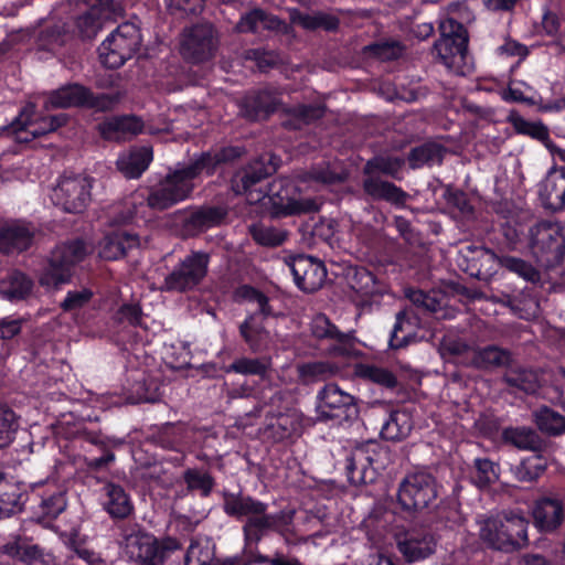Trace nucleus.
I'll use <instances>...</instances> for the list:
<instances>
[{"label":"nucleus","mask_w":565,"mask_h":565,"mask_svg":"<svg viewBox=\"0 0 565 565\" xmlns=\"http://www.w3.org/2000/svg\"><path fill=\"white\" fill-rule=\"evenodd\" d=\"M92 448L86 449L84 462L88 470L100 471L115 461L114 448L121 445V440L109 439L100 434L88 433L85 438Z\"/></svg>","instance_id":"30"},{"label":"nucleus","mask_w":565,"mask_h":565,"mask_svg":"<svg viewBox=\"0 0 565 565\" xmlns=\"http://www.w3.org/2000/svg\"><path fill=\"white\" fill-rule=\"evenodd\" d=\"M290 20L292 23L299 24L301 28L309 31L322 29L327 32H337L340 26V19L337 15L323 11L309 14L295 9L290 13Z\"/></svg>","instance_id":"43"},{"label":"nucleus","mask_w":565,"mask_h":565,"mask_svg":"<svg viewBox=\"0 0 565 565\" xmlns=\"http://www.w3.org/2000/svg\"><path fill=\"white\" fill-rule=\"evenodd\" d=\"M212 554L207 547H203L198 539H191L184 555V565H210Z\"/></svg>","instance_id":"64"},{"label":"nucleus","mask_w":565,"mask_h":565,"mask_svg":"<svg viewBox=\"0 0 565 565\" xmlns=\"http://www.w3.org/2000/svg\"><path fill=\"white\" fill-rule=\"evenodd\" d=\"M508 120L519 135L529 136L539 141H545L550 137L548 128L542 121L526 120L516 113H512Z\"/></svg>","instance_id":"58"},{"label":"nucleus","mask_w":565,"mask_h":565,"mask_svg":"<svg viewBox=\"0 0 565 565\" xmlns=\"http://www.w3.org/2000/svg\"><path fill=\"white\" fill-rule=\"evenodd\" d=\"M195 186L177 168L169 171L159 183L148 188L145 196L151 210L162 212L190 199Z\"/></svg>","instance_id":"12"},{"label":"nucleus","mask_w":565,"mask_h":565,"mask_svg":"<svg viewBox=\"0 0 565 565\" xmlns=\"http://www.w3.org/2000/svg\"><path fill=\"white\" fill-rule=\"evenodd\" d=\"M36 227L24 218L6 222L0 226V254L20 255L28 252L35 243Z\"/></svg>","instance_id":"22"},{"label":"nucleus","mask_w":565,"mask_h":565,"mask_svg":"<svg viewBox=\"0 0 565 565\" xmlns=\"http://www.w3.org/2000/svg\"><path fill=\"white\" fill-rule=\"evenodd\" d=\"M209 263V254L192 252L164 278V289L177 292L193 290L205 278Z\"/></svg>","instance_id":"15"},{"label":"nucleus","mask_w":565,"mask_h":565,"mask_svg":"<svg viewBox=\"0 0 565 565\" xmlns=\"http://www.w3.org/2000/svg\"><path fill=\"white\" fill-rule=\"evenodd\" d=\"M100 504L113 520H126L135 514V504L130 493L122 486L113 481L103 486Z\"/></svg>","instance_id":"29"},{"label":"nucleus","mask_w":565,"mask_h":565,"mask_svg":"<svg viewBox=\"0 0 565 565\" xmlns=\"http://www.w3.org/2000/svg\"><path fill=\"white\" fill-rule=\"evenodd\" d=\"M436 546L434 534L425 527L411 529L397 541V550L407 563L428 558L435 553Z\"/></svg>","instance_id":"25"},{"label":"nucleus","mask_w":565,"mask_h":565,"mask_svg":"<svg viewBox=\"0 0 565 565\" xmlns=\"http://www.w3.org/2000/svg\"><path fill=\"white\" fill-rule=\"evenodd\" d=\"M414 427L412 413L406 408L392 409L382 425L381 437L385 440H403Z\"/></svg>","instance_id":"38"},{"label":"nucleus","mask_w":565,"mask_h":565,"mask_svg":"<svg viewBox=\"0 0 565 565\" xmlns=\"http://www.w3.org/2000/svg\"><path fill=\"white\" fill-rule=\"evenodd\" d=\"M228 209L221 204L189 205L172 213L171 220L185 237H195L225 223Z\"/></svg>","instance_id":"8"},{"label":"nucleus","mask_w":565,"mask_h":565,"mask_svg":"<svg viewBox=\"0 0 565 565\" xmlns=\"http://www.w3.org/2000/svg\"><path fill=\"white\" fill-rule=\"evenodd\" d=\"M223 512L236 520L246 516L243 525L244 554L249 551H258V544L270 532L285 535L289 530L295 516L294 511L280 510L268 513V504L242 491H222Z\"/></svg>","instance_id":"1"},{"label":"nucleus","mask_w":565,"mask_h":565,"mask_svg":"<svg viewBox=\"0 0 565 565\" xmlns=\"http://www.w3.org/2000/svg\"><path fill=\"white\" fill-rule=\"evenodd\" d=\"M301 194L302 190L296 180L282 177L268 183L263 198L268 200L265 204L275 218L317 211L315 201L302 199Z\"/></svg>","instance_id":"4"},{"label":"nucleus","mask_w":565,"mask_h":565,"mask_svg":"<svg viewBox=\"0 0 565 565\" xmlns=\"http://www.w3.org/2000/svg\"><path fill=\"white\" fill-rule=\"evenodd\" d=\"M470 478L479 489H487L499 479V466L488 458H476Z\"/></svg>","instance_id":"56"},{"label":"nucleus","mask_w":565,"mask_h":565,"mask_svg":"<svg viewBox=\"0 0 565 565\" xmlns=\"http://www.w3.org/2000/svg\"><path fill=\"white\" fill-rule=\"evenodd\" d=\"M0 553L24 565H55L52 552L33 543L26 536H14L0 545Z\"/></svg>","instance_id":"24"},{"label":"nucleus","mask_w":565,"mask_h":565,"mask_svg":"<svg viewBox=\"0 0 565 565\" xmlns=\"http://www.w3.org/2000/svg\"><path fill=\"white\" fill-rule=\"evenodd\" d=\"M499 443L502 446L532 452H540L545 448V444L539 434L525 426L504 427L500 433Z\"/></svg>","instance_id":"33"},{"label":"nucleus","mask_w":565,"mask_h":565,"mask_svg":"<svg viewBox=\"0 0 565 565\" xmlns=\"http://www.w3.org/2000/svg\"><path fill=\"white\" fill-rule=\"evenodd\" d=\"M92 184L82 174L62 175L54 189V203L67 213H82L90 201Z\"/></svg>","instance_id":"18"},{"label":"nucleus","mask_w":565,"mask_h":565,"mask_svg":"<svg viewBox=\"0 0 565 565\" xmlns=\"http://www.w3.org/2000/svg\"><path fill=\"white\" fill-rule=\"evenodd\" d=\"M31 484L17 480L0 470V519L28 509Z\"/></svg>","instance_id":"26"},{"label":"nucleus","mask_w":565,"mask_h":565,"mask_svg":"<svg viewBox=\"0 0 565 565\" xmlns=\"http://www.w3.org/2000/svg\"><path fill=\"white\" fill-rule=\"evenodd\" d=\"M259 23H264L267 30H277L282 24V21L276 15L268 14L260 8H255L241 17L236 24V30L241 33H255Z\"/></svg>","instance_id":"48"},{"label":"nucleus","mask_w":565,"mask_h":565,"mask_svg":"<svg viewBox=\"0 0 565 565\" xmlns=\"http://www.w3.org/2000/svg\"><path fill=\"white\" fill-rule=\"evenodd\" d=\"M281 99L276 89L270 87L247 92L238 102V114L247 121L267 120L278 110Z\"/></svg>","instance_id":"21"},{"label":"nucleus","mask_w":565,"mask_h":565,"mask_svg":"<svg viewBox=\"0 0 565 565\" xmlns=\"http://www.w3.org/2000/svg\"><path fill=\"white\" fill-rule=\"evenodd\" d=\"M311 333L317 340H327L330 345L327 353L334 358H358L362 352L358 349L354 331L342 332L324 315H317L311 322Z\"/></svg>","instance_id":"16"},{"label":"nucleus","mask_w":565,"mask_h":565,"mask_svg":"<svg viewBox=\"0 0 565 565\" xmlns=\"http://www.w3.org/2000/svg\"><path fill=\"white\" fill-rule=\"evenodd\" d=\"M35 115V107L32 104L26 105L22 108L19 116L11 122L10 128L15 136V140L19 143H29L36 139L33 137L34 126L33 117Z\"/></svg>","instance_id":"55"},{"label":"nucleus","mask_w":565,"mask_h":565,"mask_svg":"<svg viewBox=\"0 0 565 565\" xmlns=\"http://www.w3.org/2000/svg\"><path fill=\"white\" fill-rule=\"evenodd\" d=\"M119 545L125 554L139 565H162L159 540L138 523L119 527Z\"/></svg>","instance_id":"9"},{"label":"nucleus","mask_w":565,"mask_h":565,"mask_svg":"<svg viewBox=\"0 0 565 565\" xmlns=\"http://www.w3.org/2000/svg\"><path fill=\"white\" fill-rule=\"evenodd\" d=\"M288 266L296 286L307 294L319 290L327 278L324 264L309 255L291 256Z\"/></svg>","instance_id":"23"},{"label":"nucleus","mask_w":565,"mask_h":565,"mask_svg":"<svg viewBox=\"0 0 565 565\" xmlns=\"http://www.w3.org/2000/svg\"><path fill=\"white\" fill-rule=\"evenodd\" d=\"M379 445L367 443L349 451L344 459V471L348 481L352 486L371 483L376 478V462Z\"/></svg>","instance_id":"20"},{"label":"nucleus","mask_w":565,"mask_h":565,"mask_svg":"<svg viewBox=\"0 0 565 565\" xmlns=\"http://www.w3.org/2000/svg\"><path fill=\"white\" fill-rule=\"evenodd\" d=\"M87 96L85 97L86 109H94L96 111H110L121 99V94L116 93H99L95 94L89 87L86 88Z\"/></svg>","instance_id":"62"},{"label":"nucleus","mask_w":565,"mask_h":565,"mask_svg":"<svg viewBox=\"0 0 565 565\" xmlns=\"http://www.w3.org/2000/svg\"><path fill=\"white\" fill-rule=\"evenodd\" d=\"M405 324H408L411 327V323L406 317V313L403 311H399L396 315V320L393 327V330L390 335L388 345L393 350H398L406 348L409 343L415 341V334L412 330L405 331L404 327Z\"/></svg>","instance_id":"61"},{"label":"nucleus","mask_w":565,"mask_h":565,"mask_svg":"<svg viewBox=\"0 0 565 565\" xmlns=\"http://www.w3.org/2000/svg\"><path fill=\"white\" fill-rule=\"evenodd\" d=\"M249 234L257 244L267 247L280 246L287 239L286 231L263 224H253Z\"/></svg>","instance_id":"59"},{"label":"nucleus","mask_w":565,"mask_h":565,"mask_svg":"<svg viewBox=\"0 0 565 565\" xmlns=\"http://www.w3.org/2000/svg\"><path fill=\"white\" fill-rule=\"evenodd\" d=\"M269 369V362L259 358H239L225 367L226 373L242 375L265 376Z\"/></svg>","instance_id":"60"},{"label":"nucleus","mask_w":565,"mask_h":565,"mask_svg":"<svg viewBox=\"0 0 565 565\" xmlns=\"http://www.w3.org/2000/svg\"><path fill=\"white\" fill-rule=\"evenodd\" d=\"M534 423L542 433L551 436L565 431V416L547 406H542L534 413Z\"/></svg>","instance_id":"53"},{"label":"nucleus","mask_w":565,"mask_h":565,"mask_svg":"<svg viewBox=\"0 0 565 565\" xmlns=\"http://www.w3.org/2000/svg\"><path fill=\"white\" fill-rule=\"evenodd\" d=\"M238 333L252 353H263L268 349L270 332L258 316H246L238 326Z\"/></svg>","instance_id":"35"},{"label":"nucleus","mask_w":565,"mask_h":565,"mask_svg":"<svg viewBox=\"0 0 565 565\" xmlns=\"http://www.w3.org/2000/svg\"><path fill=\"white\" fill-rule=\"evenodd\" d=\"M529 248L539 267L551 270L565 258V237L550 222H540L529 230Z\"/></svg>","instance_id":"7"},{"label":"nucleus","mask_w":565,"mask_h":565,"mask_svg":"<svg viewBox=\"0 0 565 565\" xmlns=\"http://www.w3.org/2000/svg\"><path fill=\"white\" fill-rule=\"evenodd\" d=\"M70 39L71 32L66 28V23H54L40 30L36 38V47L39 51L56 54Z\"/></svg>","instance_id":"45"},{"label":"nucleus","mask_w":565,"mask_h":565,"mask_svg":"<svg viewBox=\"0 0 565 565\" xmlns=\"http://www.w3.org/2000/svg\"><path fill=\"white\" fill-rule=\"evenodd\" d=\"M511 362V351L495 344L477 348L472 351L471 364L479 370L505 367L509 366Z\"/></svg>","instance_id":"40"},{"label":"nucleus","mask_w":565,"mask_h":565,"mask_svg":"<svg viewBox=\"0 0 565 565\" xmlns=\"http://www.w3.org/2000/svg\"><path fill=\"white\" fill-rule=\"evenodd\" d=\"M529 522L520 515L489 518L480 529V537L491 547L513 552L527 545Z\"/></svg>","instance_id":"5"},{"label":"nucleus","mask_w":565,"mask_h":565,"mask_svg":"<svg viewBox=\"0 0 565 565\" xmlns=\"http://www.w3.org/2000/svg\"><path fill=\"white\" fill-rule=\"evenodd\" d=\"M18 429L19 416L10 406L0 403V450L14 441Z\"/></svg>","instance_id":"57"},{"label":"nucleus","mask_w":565,"mask_h":565,"mask_svg":"<svg viewBox=\"0 0 565 565\" xmlns=\"http://www.w3.org/2000/svg\"><path fill=\"white\" fill-rule=\"evenodd\" d=\"M139 28L131 22L119 24L98 46L99 62L109 70L121 67L141 46Z\"/></svg>","instance_id":"6"},{"label":"nucleus","mask_w":565,"mask_h":565,"mask_svg":"<svg viewBox=\"0 0 565 565\" xmlns=\"http://www.w3.org/2000/svg\"><path fill=\"white\" fill-rule=\"evenodd\" d=\"M355 377L375 384L382 388L393 391L398 385L397 376L387 367L372 363L359 362L353 366Z\"/></svg>","instance_id":"39"},{"label":"nucleus","mask_w":565,"mask_h":565,"mask_svg":"<svg viewBox=\"0 0 565 565\" xmlns=\"http://www.w3.org/2000/svg\"><path fill=\"white\" fill-rule=\"evenodd\" d=\"M66 507L65 489L50 482L31 484L28 510L36 523L51 524L65 511Z\"/></svg>","instance_id":"11"},{"label":"nucleus","mask_w":565,"mask_h":565,"mask_svg":"<svg viewBox=\"0 0 565 565\" xmlns=\"http://www.w3.org/2000/svg\"><path fill=\"white\" fill-rule=\"evenodd\" d=\"M183 481L189 492L198 491L202 498L210 497L216 483L210 472L202 471L198 468H188L184 470Z\"/></svg>","instance_id":"54"},{"label":"nucleus","mask_w":565,"mask_h":565,"mask_svg":"<svg viewBox=\"0 0 565 565\" xmlns=\"http://www.w3.org/2000/svg\"><path fill=\"white\" fill-rule=\"evenodd\" d=\"M443 198L454 217L467 221L475 218V206L463 190L449 184L445 188Z\"/></svg>","instance_id":"46"},{"label":"nucleus","mask_w":565,"mask_h":565,"mask_svg":"<svg viewBox=\"0 0 565 565\" xmlns=\"http://www.w3.org/2000/svg\"><path fill=\"white\" fill-rule=\"evenodd\" d=\"M363 191L373 200H383L394 204H403L407 198L405 191L393 182L383 181L377 177H366L362 183Z\"/></svg>","instance_id":"41"},{"label":"nucleus","mask_w":565,"mask_h":565,"mask_svg":"<svg viewBox=\"0 0 565 565\" xmlns=\"http://www.w3.org/2000/svg\"><path fill=\"white\" fill-rule=\"evenodd\" d=\"M87 86L79 83H68L49 92L46 107L53 109L84 108Z\"/></svg>","instance_id":"34"},{"label":"nucleus","mask_w":565,"mask_h":565,"mask_svg":"<svg viewBox=\"0 0 565 565\" xmlns=\"http://www.w3.org/2000/svg\"><path fill=\"white\" fill-rule=\"evenodd\" d=\"M151 210L145 196V191L132 192L121 204L113 217L116 225H128L137 220L146 221L148 211Z\"/></svg>","instance_id":"37"},{"label":"nucleus","mask_w":565,"mask_h":565,"mask_svg":"<svg viewBox=\"0 0 565 565\" xmlns=\"http://www.w3.org/2000/svg\"><path fill=\"white\" fill-rule=\"evenodd\" d=\"M34 287L30 276L21 270H13L8 279L2 281V292L10 301L26 299Z\"/></svg>","instance_id":"50"},{"label":"nucleus","mask_w":565,"mask_h":565,"mask_svg":"<svg viewBox=\"0 0 565 565\" xmlns=\"http://www.w3.org/2000/svg\"><path fill=\"white\" fill-rule=\"evenodd\" d=\"M502 380L510 388L526 394H534L539 388L537 375L527 369H510Z\"/></svg>","instance_id":"52"},{"label":"nucleus","mask_w":565,"mask_h":565,"mask_svg":"<svg viewBox=\"0 0 565 565\" xmlns=\"http://www.w3.org/2000/svg\"><path fill=\"white\" fill-rule=\"evenodd\" d=\"M439 39L435 42L433 52L438 61L452 74L467 76L472 73L473 58L469 53V32L456 19L448 17L440 21Z\"/></svg>","instance_id":"2"},{"label":"nucleus","mask_w":565,"mask_h":565,"mask_svg":"<svg viewBox=\"0 0 565 565\" xmlns=\"http://www.w3.org/2000/svg\"><path fill=\"white\" fill-rule=\"evenodd\" d=\"M533 524L540 533L551 534L561 529L565 520L563 501L554 495H544L532 507Z\"/></svg>","instance_id":"27"},{"label":"nucleus","mask_w":565,"mask_h":565,"mask_svg":"<svg viewBox=\"0 0 565 565\" xmlns=\"http://www.w3.org/2000/svg\"><path fill=\"white\" fill-rule=\"evenodd\" d=\"M473 256L468 260L466 273L479 280H486L492 274L494 260L499 266L509 273L516 275L524 281L534 286L541 285V271L530 262L511 255L498 256L494 252L487 248H479L472 252Z\"/></svg>","instance_id":"3"},{"label":"nucleus","mask_w":565,"mask_h":565,"mask_svg":"<svg viewBox=\"0 0 565 565\" xmlns=\"http://www.w3.org/2000/svg\"><path fill=\"white\" fill-rule=\"evenodd\" d=\"M437 498V481L428 472L407 475L397 490V504L407 513L420 512Z\"/></svg>","instance_id":"10"},{"label":"nucleus","mask_w":565,"mask_h":565,"mask_svg":"<svg viewBox=\"0 0 565 565\" xmlns=\"http://www.w3.org/2000/svg\"><path fill=\"white\" fill-rule=\"evenodd\" d=\"M236 295L249 302H255L257 305V309L248 316H258L259 320L264 323L268 318H276L278 316L274 307L270 305L268 296H266L259 289L250 285H243L237 288Z\"/></svg>","instance_id":"51"},{"label":"nucleus","mask_w":565,"mask_h":565,"mask_svg":"<svg viewBox=\"0 0 565 565\" xmlns=\"http://www.w3.org/2000/svg\"><path fill=\"white\" fill-rule=\"evenodd\" d=\"M139 244L140 237L137 233L118 230L105 237L99 254L106 260H117Z\"/></svg>","instance_id":"36"},{"label":"nucleus","mask_w":565,"mask_h":565,"mask_svg":"<svg viewBox=\"0 0 565 565\" xmlns=\"http://www.w3.org/2000/svg\"><path fill=\"white\" fill-rule=\"evenodd\" d=\"M364 52L383 61H392L401 56L402 45L397 41L373 42L364 47Z\"/></svg>","instance_id":"63"},{"label":"nucleus","mask_w":565,"mask_h":565,"mask_svg":"<svg viewBox=\"0 0 565 565\" xmlns=\"http://www.w3.org/2000/svg\"><path fill=\"white\" fill-rule=\"evenodd\" d=\"M143 121L136 115H115L96 125L99 137L106 141L126 140L141 134Z\"/></svg>","instance_id":"28"},{"label":"nucleus","mask_w":565,"mask_h":565,"mask_svg":"<svg viewBox=\"0 0 565 565\" xmlns=\"http://www.w3.org/2000/svg\"><path fill=\"white\" fill-rule=\"evenodd\" d=\"M276 172V166L270 160L258 158L249 162L241 172L233 179V188L238 193H246L256 190L265 179L269 178Z\"/></svg>","instance_id":"32"},{"label":"nucleus","mask_w":565,"mask_h":565,"mask_svg":"<svg viewBox=\"0 0 565 565\" xmlns=\"http://www.w3.org/2000/svg\"><path fill=\"white\" fill-rule=\"evenodd\" d=\"M298 376L303 384L323 382L340 372V367L330 361H309L298 365Z\"/></svg>","instance_id":"47"},{"label":"nucleus","mask_w":565,"mask_h":565,"mask_svg":"<svg viewBox=\"0 0 565 565\" xmlns=\"http://www.w3.org/2000/svg\"><path fill=\"white\" fill-rule=\"evenodd\" d=\"M85 256L86 244L79 238L56 247L52 252L49 266L41 278V282L55 287L68 282L75 266L83 262Z\"/></svg>","instance_id":"13"},{"label":"nucleus","mask_w":565,"mask_h":565,"mask_svg":"<svg viewBox=\"0 0 565 565\" xmlns=\"http://www.w3.org/2000/svg\"><path fill=\"white\" fill-rule=\"evenodd\" d=\"M326 114L322 104H297L281 109V126L290 131L301 130L320 120Z\"/></svg>","instance_id":"31"},{"label":"nucleus","mask_w":565,"mask_h":565,"mask_svg":"<svg viewBox=\"0 0 565 565\" xmlns=\"http://www.w3.org/2000/svg\"><path fill=\"white\" fill-rule=\"evenodd\" d=\"M152 161V150L141 147L122 154L117 160V169L127 179H138L148 169Z\"/></svg>","instance_id":"42"},{"label":"nucleus","mask_w":565,"mask_h":565,"mask_svg":"<svg viewBox=\"0 0 565 565\" xmlns=\"http://www.w3.org/2000/svg\"><path fill=\"white\" fill-rule=\"evenodd\" d=\"M218 45V39L211 23H198L185 30L181 41L180 53L192 64L211 60Z\"/></svg>","instance_id":"17"},{"label":"nucleus","mask_w":565,"mask_h":565,"mask_svg":"<svg viewBox=\"0 0 565 565\" xmlns=\"http://www.w3.org/2000/svg\"><path fill=\"white\" fill-rule=\"evenodd\" d=\"M547 458L540 452L524 457L518 465L511 467V472L519 482H534L546 471Z\"/></svg>","instance_id":"44"},{"label":"nucleus","mask_w":565,"mask_h":565,"mask_svg":"<svg viewBox=\"0 0 565 565\" xmlns=\"http://www.w3.org/2000/svg\"><path fill=\"white\" fill-rule=\"evenodd\" d=\"M243 153L244 148L238 146L202 151L195 153L189 163L178 169L191 184H195V180L214 175L222 166L236 161Z\"/></svg>","instance_id":"14"},{"label":"nucleus","mask_w":565,"mask_h":565,"mask_svg":"<svg viewBox=\"0 0 565 565\" xmlns=\"http://www.w3.org/2000/svg\"><path fill=\"white\" fill-rule=\"evenodd\" d=\"M316 412L322 422L349 419L356 413L354 397L334 383H327L317 394Z\"/></svg>","instance_id":"19"},{"label":"nucleus","mask_w":565,"mask_h":565,"mask_svg":"<svg viewBox=\"0 0 565 565\" xmlns=\"http://www.w3.org/2000/svg\"><path fill=\"white\" fill-rule=\"evenodd\" d=\"M446 147L437 142H425L411 150L408 156L412 168H420L424 164H440L445 158Z\"/></svg>","instance_id":"49"}]
</instances>
